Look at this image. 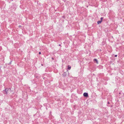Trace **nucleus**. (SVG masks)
<instances>
[{
    "label": "nucleus",
    "instance_id": "11",
    "mask_svg": "<svg viewBox=\"0 0 124 124\" xmlns=\"http://www.w3.org/2000/svg\"><path fill=\"white\" fill-rule=\"evenodd\" d=\"M107 103L108 104H109L110 103L109 102H107Z\"/></svg>",
    "mask_w": 124,
    "mask_h": 124
},
{
    "label": "nucleus",
    "instance_id": "2",
    "mask_svg": "<svg viewBox=\"0 0 124 124\" xmlns=\"http://www.w3.org/2000/svg\"><path fill=\"white\" fill-rule=\"evenodd\" d=\"M93 61L94 62H96L97 64H98V60L96 59H94Z\"/></svg>",
    "mask_w": 124,
    "mask_h": 124
},
{
    "label": "nucleus",
    "instance_id": "6",
    "mask_svg": "<svg viewBox=\"0 0 124 124\" xmlns=\"http://www.w3.org/2000/svg\"><path fill=\"white\" fill-rule=\"evenodd\" d=\"M102 22L101 21H99L97 22V23L98 24H99Z\"/></svg>",
    "mask_w": 124,
    "mask_h": 124
},
{
    "label": "nucleus",
    "instance_id": "10",
    "mask_svg": "<svg viewBox=\"0 0 124 124\" xmlns=\"http://www.w3.org/2000/svg\"><path fill=\"white\" fill-rule=\"evenodd\" d=\"M41 54V52H39V54Z\"/></svg>",
    "mask_w": 124,
    "mask_h": 124
},
{
    "label": "nucleus",
    "instance_id": "13",
    "mask_svg": "<svg viewBox=\"0 0 124 124\" xmlns=\"http://www.w3.org/2000/svg\"><path fill=\"white\" fill-rule=\"evenodd\" d=\"M59 45L60 46H61V45H60V44H59Z\"/></svg>",
    "mask_w": 124,
    "mask_h": 124
},
{
    "label": "nucleus",
    "instance_id": "12",
    "mask_svg": "<svg viewBox=\"0 0 124 124\" xmlns=\"http://www.w3.org/2000/svg\"><path fill=\"white\" fill-rule=\"evenodd\" d=\"M117 56V55H115V57H116Z\"/></svg>",
    "mask_w": 124,
    "mask_h": 124
},
{
    "label": "nucleus",
    "instance_id": "4",
    "mask_svg": "<svg viewBox=\"0 0 124 124\" xmlns=\"http://www.w3.org/2000/svg\"><path fill=\"white\" fill-rule=\"evenodd\" d=\"M3 93L4 94H6L7 93V92H6V91H5V90L3 91Z\"/></svg>",
    "mask_w": 124,
    "mask_h": 124
},
{
    "label": "nucleus",
    "instance_id": "8",
    "mask_svg": "<svg viewBox=\"0 0 124 124\" xmlns=\"http://www.w3.org/2000/svg\"><path fill=\"white\" fill-rule=\"evenodd\" d=\"M103 17H101V18H100V19H101V20L100 21H102V20L103 19Z\"/></svg>",
    "mask_w": 124,
    "mask_h": 124
},
{
    "label": "nucleus",
    "instance_id": "3",
    "mask_svg": "<svg viewBox=\"0 0 124 124\" xmlns=\"http://www.w3.org/2000/svg\"><path fill=\"white\" fill-rule=\"evenodd\" d=\"M67 73H66L64 72L62 74V75L63 77H65L67 76Z\"/></svg>",
    "mask_w": 124,
    "mask_h": 124
},
{
    "label": "nucleus",
    "instance_id": "5",
    "mask_svg": "<svg viewBox=\"0 0 124 124\" xmlns=\"http://www.w3.org/2000/svg\"><path fill=\"white\" fill-rule=\"evenodd\" d=\"M5 91H6V92H7V93L8 91L9 90H10L11 89H5Z\"/></svg>",
    "mask_w": 124,
    "mask_h": 124
},
{
    "label": "nucleus",
    "instance_id": "7",
    "mask_svg": "<svg viewBox=\"0 0 124 124\" xmlns=\"http://www.w3.org/2000/svg\"><path fill=\"white\" fill-rule=\"evenodd\" d=\"M68 69L69 70H70L71 68V66H70L68 65Z\"/></svg>",
    "mask_w": 124,
    "mask_h": 124
},
{
    "label": "nucleus",
    "instance_id": "1",
    "mask_svg": "<svg viewBox=\"0 0 124 124\" xmlns=\"http://www.w3.org/2000/svg\"><path fill=\"white\" fill-rule=\"evenodd\" d=\"M83 96L84 97H87L88 96V93H85L83 94Z\"/></svg>",
    "mask_w": 124,
    "mask_h": 124
},
{
    "label": "nucleus",
    "instance_id": "9",
    "mask_svg": "<svg viewBox=\"0 0 124 124\" xmlns=\"http://www.w3.org/2000/svg\"><path fill=\"white\" fill-rule=\"evenodd\" d=\"M12 62V61H11L9 63V65H10V64H11V62Z\"/></svg>",
    "mask_w": 124,
    "mask_h": 124
}]
</instances>
